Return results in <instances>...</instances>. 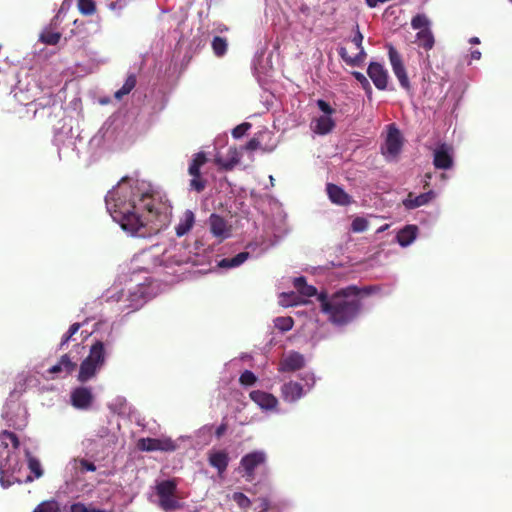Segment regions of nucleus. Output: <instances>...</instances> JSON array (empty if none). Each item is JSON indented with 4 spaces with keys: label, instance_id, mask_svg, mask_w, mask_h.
<instances>
[{
    "label": "nucleus",
    "instance_id": "c756f323",
    "mask_svg": "<svg viewBox=\"0 0 512 512\" xmlns=\"http://www.w3.org/2000/svg\"><path fill=\"white\" fill-rule=\"evenodd\" d=\"M9 460H0V484L3 488H8L13 484L11 479Z\"/></svg>",
    "mask_w": 512,
    "mask_h": 512
},
{
    "label": "nucleus",
    "instance_id": "37998d69",
    "mask_svg": "<svg viewBox=\"0 0 512 512\" xmlns=\"http://www.w3.org/2000/svg\"><path fill=\"white\" fill-rule=\"evenodd\" d=\"M353 232H364L368 228V221L363 217H356L351 224Z\"/></svg>",
    "mask_w": 512,
    "mask_h": 512
},
{
    "label": "nucleus",
    "instance_id": "13d9d810",
    "mask_svg": "<svg viewBox=\"0 0 512 512\" xmlns=\"http://www.w3.org/2000/svg\"><path fill=\"white\" fill-rule=\"evenodd\" d=\"M124 5H125V3H123V4H122V3L115 2V3H112V4H111V7H112L113 9H115V8H116V6H118V8H122Z\"/></svg>",
    "mask_w": 512,
    "mask_h": 512
},
{
    "label": "nucleus",
    "instance_id": "c03bdc74",
    "mask_svg": "<svg viewBox=\"0 0 512 512\" xmlns=\"http://www.w3.org/2000/svg\"><path fill=\"white\" fill-rule=\"evenodd\" d=\"M251 126H252L251 123H248V122H244V123L237 125L232 130V136L236 139L241 138L243 135L246 134V132L251 128Z\"/></svg>",
    "mask_w": 512,
    "mask_h": 512
},
{
    "label": "nucleus",
    "instance_id": "412c9836",
    "mask_svg": "<svg viewBox=\"0 0 512 512\" xmlns=\"http://www.w3.org/2000/svg\"><path fill=\"white\" fill-rule=\"evenodd\" d=\"M209 464L216 468L219 474L226 471L229 464V455L226 451H215L209 453L208 457Z\"/></svg>",
    "mask_w": 512,
    "mask_h": 512
},
{
    "label": "nucleus",
    "instance_id": "4be33fe9",
    "mask_svg": "<svg viewBox=\"0 0 512 512\" xmlns=\"http://www.w3.org/2000/svg\"><path fill=\"white\" fill-rule=\"evenodd\" d=\"M106 348L102 341H96L89 351V355L86 357L90 362L96 364L98 367H102L105 363Z\"/></svg>",
    "mask_w": 512,
    "mask_h": 512
},
{
    "label": "nucleus",
    "instance_id": "49530a36",
    "mask_svg": "<svg viewBox=\"0 0 512 512\" xmlns=\"http://www.w3.org/2000/svg\"><path fill=\"white\" fill-rule=\"evenodd\" d=\"M75 461L79 463L80 469H81L82 472H84V471H90V472L96 471V466H95V464L93 462H90V461H88V460H86L84 458L76 459Z\"/></svg>",
    "mask_w": 512,
    "mask_h": 512
},
{
    "label": "nucleus",
    "instance_id": "b1692460",
    "mask_svg": "<svg viewBox=\"0 0 512 512\" xmlns=\"http://www.w3.org/2000/svg\"><path fill=\"white\" fill-rule=\"evenodd\" d=\"M195 215L191 210H186L179 219V223L175 227L178 237L186 235L194 226Z\"/></svg>",
    "mask_w": 512,
    "mask_h": 512
},
{
    "label": "nucleus",
    "instance_id": "f03ea898",
    "mask_svg": "<svg viewBox=\"0 0 512 512\" xmlns=\"http://www.w3.org/2000/svg\"><path fill=\"white\" fill-rule=\"evenodd\" d=\"M370 291V287L360 289L355 285H350L331 295L320 292L318 295L320 311L333 325L346 326L354 321L362 310L361 295H368Z\"/></svg>",
    "mask_w": 512,
    "mask_h": 512
},
{
    "label": "nucleus",
    "instance_id": "5fc2aeb1",
    "mask_svg": "<svg viewBox=\"0 0 512 512\" xmlns=\"http://www.w3.org/2000/svg\"><path fill=\"white\" fill-rule=\"evenodd\" d=\"M73 336H71L68 332H66L62 339H61V342H60V345H59V349H63V347L69 342V340L72 338Z\"/></svg>",
    "mask_w": 512,
    "mask_h": 512
},
{
    "label": "nucleus",
    "instance_id": "f3484780",
    "mask_svg": "<svg viewBox=\"0 0 512 512\" xmlns=\"http://www.w3.org/2000/svg\"><path fill=\"white\" fill-rule=\"evenodd\" d=\"M9 444L12 445L14 450H17L20 442L15 433L4 430L0 433V459L5 456L3 460H10L11 451L9 449Z\"/></svg>",
    "mask_w": 512,
    "mask_h": 512
},
{
    "label": "nucleus",
    "instance_id": "aec40b11",
    "mask_svg": "<svg viewBox=\"0 0 512 512\" xmlns=\"http://www.w3.org/2000/svg\"><path fill=\"white\" fill-rule=\"evenodd\" d=\"M434 196L435 194L433 191H428L419 195H415L414 193L410 192L406 199L403 200V205L406 209H415L428 204L434 198Z\"/></svg>",
    "mask_w": 512,
    "mask_h": 512
},
{
    "label": "nucleus",
    "instance_id": "f8f14e48",
    "mask_svg": "<svg viewBox=\"0 0 512 512\" xmlns=\"http://www.w3.org/2000/svg\"><path fill=\"white\" fill-rule=\"evenodd\" d=\"M367 74L375 87L385 90L388 86L389 75L387 69L378 62H371L367 68Z\"/></svg>",
    "mask_w": 512,
    "mask_h": 512
},
{
    "label": "nucleus",
    "instance_id": "09e8293b",
    "mask_svg": "<svg viewBox=\"0 0 512 512\" xmlns=\"http://www.w3.org/2000/svg\"><path fill=\"white\" fill-rule=\"evenodd\" d=\"M299 293L306 297H312L315 295L318 297V295H319L317 293V289L314 286L309 285V284H307Z\"/></svg>",
    "mask_w": 512,
    "mask_h": 512
},
{
    "label": "nucleus",
    "instance_id": "9d476101",
    "mask_svg": "<svg viewBox=\"0 0 512 512\" xmlns=\"http://www.w3.org/2000/svg\"><path fill=\"white\" fill-rule=\"evenodd\" d=\"M137 447L141 451H174L175 443L171 439L141 438L138 440Z\"/></svg>",
    "mask_w": 512,
    "mask_h": 512
},
{
    "label": "nucleus",
    "instance_id": "9b49d317",
    "mask_svg": "<svg viewBox=\"0 0 512 512\" xmlns=\"http://www.w3.org/2000/svg\"><path fill=\"white\" fill-rule=\"evenodd\" d=\"M70 400L73 407L80 410H87L91 407L94 396L90 388L80 386L71 392Z\"/></svg>",
    "mask_w": 512,
    "mask_h": 512
},
{
    "label": "nucleus",
    "instance_id": "ea45409f",
    "mask_svg": "<svg viewBox=\"0 0 512 512\" xmlns=\"http://www.w3.org/2000/svg\"><path fill=\"white\" fill-rule=\"evenodd\" d=\"M68 512H105L103 509L87 507L84 503H73Z\"/></svg>",
    "mask_w": 512,
    "mask_h": 512
},
{
    "label": "nucleus",
    "instance_id": "2f4dec72",
    "mask_svg": "<svg viewBox=\"0 0 512 512\" xmlns=\"http://www.w3.org/2000/svg\"><path fill=\"white\" fill-rule=\"evenodd\" d=\"M211 46H212L214 54L217 57H222L227 52L228 43H227L226 38H223L220 36H215L212 40Z\"/></svg>",
    "mask_w": 512,
    "mask_h": 512
},
{
    "label": "nucleus",
    "instance_id": "39448f33",
    "mask_svg": "<svg viewBox=\"0 0 512 512\" xmlns=\"http://www.w3.org/2000/svg\"><path fill=\"white\" fill-rule=\"evenodd\" d=\"M318 108L325 114L314 120L313 131L319 135H325L330 133L335 127L334 120L330 117L335 110L331 105L323 99L317 100Z\"/></svg>",
    "mask_w": 512,
    "mask_h": 512
},
{
    "label": "nucleus",
    "instance_id": "1a4fd4ad",
    "mask_svg": "<svg viewBox=\"0 0 512 512\" xmlns=\"http://www.w3.org/2000/svg\"><path fill=\"white\" fill-rule=\"evenodd\" d=\"M403 140L398 128L394 125L389 126L385 145L382 148L383 154L387 157L395 158L401 151Z\"/></svg>",
    "mask_w": 512,
    "mask_h": 512
},
{
    "label": "nucleus",
    "instance_id": "c85d7f7f",
    "mask_svg": "<svg viewBox=\"0 0 512 512\" xmlns=\"http://www.w3.org/2000/svg\"><path fill=\"white\" fill-rule=\"evenodd\" d=\"M416 38L419 46L423 47L425 50L433 48L435 40L430 29H422L417 33Z\"/></svg>",
    "mask_w": 512,
    "mask_h": 512
},
{
    "label": "nucleus",
    "instance_id": "7ed1b4c3",
    "mask_svg": "<svg viewBox=\"0 0 512 512\" xmlns=\"http://www.w3.org/2000/svg\"><path fill=\"white\" fill-rule=\"evenodd\" d=\"M177 482L175 479L163 480L156 485L158 505L165 512H172L181 508L176 497Z\"/></svg>",
    "mask_w": 512,
    "mask_h": 512
},
{
    "label": "nucleus",
    "instance_id": "ddd939ff",
    "mask_svg": "<svg viewBox=\"0 0 512 512\" xmlns=\"http://www.w3.org/2000/svg\"><path fill=\"white\" fill-rule=\"evenodd\" d=\"M453 149L446 143L440 144L434 150L433 164L437 169L447 170L453 166Z\"/></svg>",
    "mask_w": 512,
    "mask_h": 512
},
{
    "label": "nucleus",
    "instance_id": "8fccbe9b",
    "mask_svg": "<svg viewBox=\"0 0 512 512\" xmlns=\"http://www.w3.org/2000/svg\"><path fill=\"white\" fill-rule=\"evenodd\" d=\"M293 285H294L295 289L298 292H300L307 285L306 278L303 276L296 277L293 281Z\"/></svg>",
    "mask_w": 512,
    "mask_h": 512
},
{
    "label": "nucleus",
    "instance_id": "a19ab883",
    "mask_svg": "<svg viewBox=\"0 0 512 512\" xmlns=\"http://www.w3.org/2000/svg\"><path fill=\"white\" fill-rule=\"evenodd\" d=\"M55 102H56V100L52 94H50L49 96L44 97L42 99H39L38 101L35 102V105H36L35 113H37L38 109H44L47 107L54 106Z\"/></svg>",
    "mask_w": 512,
    "mask_h": 512
},
{
    "label": "nucleus",
    "instance_id": "c9c22d12",
    "mask_svg": "<svg viewBox=\"0 0 512 512\" xmlns=\"http://www.w3.org/2000/svg\"><path fill=\"white\" fill-rule=\"evenodd\" d=\"M60 38L59 32L44 31L40 34L39 40L46 45H56Z\"/></svg>",
    "mask_w": 512,
    "mask_h": 512
},
{
    "label": "nucleus",
    "instance_id": "a878e982",
    "mask_svg": "<svg viewBox=\"0 0 512 512\" xmlns=\"http://www.w3.org/2000/svg\"><path fill=\"white\" fill-rule=\"evenodd\" d=\"M100 369L96 364L85 358L80 364L77 379L79 382L85 383L92 379Z\"/></svg>",
    "mask_w": 512,
    "mask_h": 512
},
{
    "label": "nucleus",
    "instance_id": "4d7b16f0",
    "mask_svg": "<svg viewBox=\"0 0 512 512\" xmlns=\"http://www.w3.org/2000/svg\"><path fill=\"white\" fill-rule=\"evenodd\" d=\"M471 58L474 60H479L481 58V52L478 50H474L471 52Z\"/></svg>",
    "mask_w": 512,
    "mask_h": 512
},
{
    "label": "nucleus",
    "instance_id": "bb28decb",
    "mask_svg": "<svg viewBox=\"0 0 512 512\" xmlns=\"http://www.w3.org/2000/svg\"><path fill=\"white\" fill-rule=\"evenodd\" d=\"M240 162V153L236 147L228 149V159L223 160L220 157L215 158V163L222 169L228 171L232 170Z\"/></svg>",
    "mask_w": 512,
    "mask_h": 512
},
{
    "label": "nucleus",
    "instance_id": "79ce46f5",
    "mask_svg": "<svg viewBox=\"0 0 512 512\" xmlns=\"http://www.w3.org/2000/svg\"><path fill=\"white\" fill-rule=\"evenodd\" d=\"M28 467L32 473H34L36 478H39L43 475V470L41 468V464L38 459L34 457H29L28 459Z\"/></svg>",
    "mask_w": 512,
    "mask_h": 512
},
{
    "label": "nucleus",
    "instance_id": "423d86ee",
    "mask_svg": "<svg viewBox=\"0 0 512 512\" xmlns=\"http://www.w3.org/2000/svg\"><path fill=\"white\" fill-rule=\"evenodd\" d=\"M266 454L263 451H253L244 455L240 467L244 470L243 476L249 482L255 479V470L266 463Z\"/></svg>",
    "mask_w": 512,
    "mask_h": 512
},
{
    "label": "nucleus",
    "instance_id": "a18cd8bd",
    "mask_svg": "<svg viewBox=\"0 0 512 512\" xmlns=\"http://www.w3.org/2000/svg\"><path fill=\"white\" fill-rule=\"evenodd\" d=\"M352 75L355 77V79L360 82V84L362 85V87L367 91V92H371V85L368 81V79L365 77L364 74H362L361 72H358V71H354L352 72Z\"/></svg>",
    "mask_w": 512,
    "mask_h": 512
},
{
    "label": "nucleus",
    "instance_id": "6e6552de",
    "mask_svg": "<svg viewBox=\"0 0 512 512\" xmlns=\"http://www.w3.org/2000/svg\"><path fill=\"white\" fill-rule=\"evenodd\" d=\"M362 41H363V35L360 32L359 27L357 25L355 35L352 38V42L354 43L356 48L359 50V52L355 56H350L345 47H340L338 50L339 56L343 59V61L346 64H348L350 66H357V65H360L364 61V59L366 57V53L362 46Z\"/></svg>",
    "mask_w": 512,
    "mask_h": 512
},
{
    "label": "nucleus",
    "instance_id": "bf43d9fd",
    "mask_svg": "<svg viewBox=\"0 0 512 512\" xmlns=\"http://www.w3.org/2000/svg\"><path fill=\"white\" fill-rule=\"evenodd\" d=\"M470 42L473 43V44H478L479 43V39L477 37H473L470 39Z\"/></svg>",
    "mask_w": 512,
    "mask_h": 512
},
{
    "label": "nucleus",
    "instance_id": "0eeeda50",
    "mask_svg": "<svg viewBox=\"0 0 512 512\" xmlns=\"http://www.w3.org/2000/svg\"><path fill=\"white\" fill-rule=\"evenodd\" d=\"M388 56L390 60V64L392 66V70L397 77L401 87L406 91L411 90V84L409 78L406 73V69L404 63L402 61V57L399 52L390 44L388 45Z\"/></svg>",
    "mask_w": 512,
    "mask_h": 512
},
{
    "label": "nucleus",
    "instance_id": "6ab92c4d",
    "mask_svg": "<svg viewBox=\"0 0 512 512\" xmlns=\"http://www.w3.org/2000/svg\"><path fill=\"white\" fill-rule=\"evenodd\" d=\"M281 395L284 401L295 402L304 395L303 386L298 382L289 381L282 385Z\"/></svg>",
    "mask_w": 512,
    "mask_h": 512
},
{
    "label": "nucleus",
    "instance_id": "3c124183",
    "mask_svg": "<svg viewBox=\"0 0 512 512\" xmlns=\"http://www.w3.org/2000/svg\"><path fill=\"white\" fill-rule=\"evenodd\" d=\"M260 147V141L253 137L245 145V149L248 151H255Z\"/></svg>",
    "mask_w": 512,
    "mask_h": 512
},
{
    "label": "nucleus",
    "instance_id": "dca6fc26",
    "mask_svg": "<svg viewBox=\"0 0 512 512\" xmlns=\"http://www.w3.org/2000/svg\"><path fill=\"white\" fill-rule=\"evenodd\" d=\"M304 365V356L299 352L293 351L280 361L278 370L280 372H294L303 368Z\"/></svg>",
    "mask_w": 512,
    "mask_h": 512
},
{
    "label": "nucleus",
    "instance_id": "5701e85b",
    "mask_svg": "<svg viewBox=\"0 0 512 512\" xmlns=\"http://www.w3.org/2000/svg\"><path fill=\"white\" fill-rule=\"evenodd\" d=\"M76 367L77 364L71 360L70 356L68 354H64L61 356L58 363L53 365L48 372L50 374L64 373L65 375H70Z\"/></svg>",
    "mask_w": 512,
    "mask_h": 512
},
{
    "label": "nucleus",
    "instance_id": "f704fd0d",
    "mask_svg": "<svg viewBox=\"0 0 512 512\" xmlns=\"http://www.w3.org/2000/svg\"><path fill=\"white\" fill-rule=\"evenodd\" d=\"M78 9L82 15L90 16L96 12V5L93 0H78Z\"/></svg>",
    "mask_w": 512,
    "mask_h": 512
},
{
    "label": "nucleus",
    "instance_id": "58836bf2",
    "mask_svg": "<svg viewBox=\"0 0 512 512\" xmlns=\"http://www.w3.org/2000/svg\"><path fill=\"white\" fill-rule=\"evenodd\" d=\"M232 499L241 509H248L251 506V500L242 492H235Z\"/></svg>",
    "mask_w": 512,
    "mask_h": 512
},
{
    "label": "nucleus",
    "instance_id": "393cba45",
    "mask_svg": "<svg viewBox=\"0 0 512 512\" xmlns=\"http://www.w3.org/2000/svg\"><path fill=\"white\" fill-rule=\"evenodd\" d=\"M418 227L416 225H406L398 231L396 235L397 242L402 247L409 246L417 237Z\"/></svg>",
    "mask_w": 512,
    "mask_h": 512
},
{
    "label": "nucleus",
    "instance_id": "4468645a",
    "mask_svg": "<svg viewBox=\"0 0 512 512\" xmlns=\"http://www.w3.org/2000/svg\"><path fill=\"white\" fill-rule=\"evenodd\" d=\"M209 226L213 236L220 239V241L228 238L231 234V229L227 221L218 214H211L209 217Z\"/></svg>",
    "mask_w": 512,
    "mask_h": 512
},
{
    "label": "nucleus",
    "instance_id": "f257e3e1",
    "mask_svg": "<svg viewBox=\"0 0 512 512\" xmlns=\"http://www.w3.org/2000/svg\"><path fill=\"white\" fill-rule=\"evenodd\" d=\"M105 202L113 220L132 236L145 238L157 233L162 226L163 204L152 192L138 185L129 186L124 179L108 192Z\"/></svg>",
    "mask_w": 512,
    "mask_h": 512
},
{
    "label": "nucleus",
    "instance_id": "864d4df0",
    "mask_svg": "<svg viewBox=\"0 0 512 512\" xmlns=\"http://www.w3.org/2000/svg\"><path fill=\"white\" fill-rule=\"evenodd\" d=\"M227 424L226 423H222L220 426L217 427L216 431H215V436L219 439L221 438L225 432L227 431Z\"/></svg>",
    "mask_w": 512,
    "mask_h": 512
},
{
    "label": "nucleus",
    "instance_id": "e433bc0d",
    "mask_svg": "<svg viewBox=\"0 0 512 512\" xmlns=\"http://www.w3.org/2000/svg\"><path fill=\"white\" fill-rule=\"evenodd\" d=\"M294 321L291 317H277L274 326L281 332H287L293 328Z\"/></svg>",
    "mask_w": 512,
    "mask_h": 512
},
{
    "label": "nucleus",
    "instance_id": "72a5a7b5",
    "mask_svg": "<svg viewBox=\"0 0 512 512\" xmlns=\"http://www.w3.org/2000/svg\"><path fill=\"white\" fill-rule=\"evenodd\" d=\"M429 25L430 21L424 14H417L411 20V26L414 30L430 29Z\"/></svg>",
    "mask_w": 512,
    "mask_h": 512
},
{
    "label": "nucleus",
    "instance_id": "7c9ffc66",
    "mask_svg": "<svg viewBox=\"0 0 512 512\" xmlns=\"http://www.w3.org/2000/svg\"><path fill=\"white\" fill-rule=\"evenodd\" d=\"M136 76L134 74H130L126 80L123 86L115 92V98L120 100L123 96L129 94L136 86Z\"/></svg>",
    "mask_w": 512,
    "mask_h": 512
},
{
    "label": "nucleus",
    "instance_id": "a211bd4d",
    "mask_svg": "<svg viewBox=\"0 0 512 512\" xmlns=\"http://www.w3.org/2000/svg\"><path fill=\"white\" fill-rule=\"evenodd\" d=\"M327 194L331 202L341 206H347L352 203V198L347 194L340 186L332 183H328Z\"/></svg>",
    "mask_w": 512,
    "mask_h": 512
},
{
    "label": "nucleus",
    "instance_id": "2eb2a0df",
    "mask_svg": "<svg viewBox=\"0 0 512 512\" xmlns=\"http://www.w3.org/2000/svg\"><path fill=\"white\" fill-rule=\"evenodd\" d=\"M249 397L263 410H274L278 405V399L273 394L265 391L253 390Z\"/></svg>",
    "mask_w": 512,
    "mask_h": 512
},
{
    "label": "nucleus",
    "instance_id": "cd10ccee",
    "mask_svg": "<svg viewBox=\"0 0 512 512\" xmlns=\"http://www.w3.org/2000/svg\"><path fill=\"white\" fill-rule=\"evenodd\" d=\"M250 254L249 252L243 251L238 253L232 258H224L219 262V266L222 268H233L241 265L244 263L248 258Z\"/></svg>",
    "mask_w": 512,
    "mask_h": 512
},
{
    "label": "nucleus",
    "instance_id": "de8ad7c7",
    "mask_svg": "<svg viewBox=\"0 0 512 512\" xmlns=\"http://www.w3.org/2000/svg\"><path fill=\"white\" fill-rule=\"evenodd\" d=\"M257 502H258V505H257V507L255 508V510H256L257 512H266V511H268V510H269V508H270V502H269V500H268L267 498H259V499L257 500Z\"/></svg>",
    "mask_w": 512,
    "mask_h": 512
},
{
    "label": "nucleus",
    "instance_id": "6e6d98bb",
    "mask_svg": "<svg viewBox=\"0 0 512 512\" xmlns=\"http://www.w3.org/2000/svg\"><path fill=\"white\" fill-rule=\"evenodd\" d=\"M80 327H81V324H80V323H74V324H72V325L69 327V329H68V331H67V332H68L71 336H73L74 334H76V333L79 331Z\"/></svg>",
    "mask_w": 512,
    "mask_h": 512
},
{
    "label": "nucleus",
    "instance_id": "603ef678",
    "mask_svg": "<svg viewBox=\"0 0 512 512\" xmlns=\"http://www.w3.org/2000/svg\"><path fill=\"white\" fill-rule=\"evenodd\" d=\"M282 298L285 299V298H297V296L294 294V293H291V294H282ZM283 305H286V306H292V305H297L299 302H296V301H291V302H286L285 300H282L281 301Z\"/></svg>",
    "mask_w": 512,
    "mask_h": 512
},
{
    "label": "nucleus",
    "instance_id": "4c0bfd02",
    "mask_svg": "<svg viewBox=\"0 0 512 512\" xmlns=\"http://www.w3.org/2000/svg\"><path fill=\"white\" fill-rule=\"evenodd\" d=\"M256 382L257 377L250 370H245L239 377V383L245 387L253 386Z\"/></svg>",
    "mask_w": 512,
    "mask_h": 512
},
{
    "label": "nucleus",
    "instance_id": "473e14b6",
    "mask_svg": "<svg viewBox=\"0 0 512 512\" xmlns=\"http://www.w3.org/2000/svg\"><path fill=\"white\" fill-rule=\"evenodd\" d=\"M33 512H60V505L56 500L43 501Z\"/></svg>",
    "mask_w": 512,
    "mask_h": 512
},
{
    "label": "nucleus",
    "instance_id": "20e7f679",
    "mask_svg": "<svg viewBox=\"0 0 512 512\" xmlns=\"http://www.w3.org/2000/svg\"><path fill=\"white\" fill-rule=\"evenodd\" d=\"M208 162L205 152H197L192 156L188 166V174L191 176L189 189L201 193L207 186V180L201 173V168Z\"/></svg>",
    "mask_w": 512,
    "mask_h": 512
},
{
    "label": "nucleus",
    "instance_id": "052dcab7",
    "mask_svg": "<svg viewBox=\"0 0 512 512\" xmlns=\"http://www.w3.org/2000/svg\"><path fill=\"white\" fill-rule=\"evenodd\" d=\"M512 2V0H510Z\"/></svg>",
    "mask_w": 512,
    "mask_h": 512
}]
</instances>
